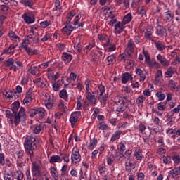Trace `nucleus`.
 <instances>
[{
  "mask_svg": "<svg viewBox=\"0 0 180 180\" xmlns=\"http://www.w3.org/2000/svg\"><path fill=\"white\" fill-rule=\"evenodd\" d=\"M176 72V68L170 66L167 68V71L165 72V75L166 78H171L172 77L173 74H175Z\"/></svg>",
  "mask_w": 180,
  "mask_h": 180,
  "instance_id": "4468645a",
  "label": "nucleus"
},
{
  "mask_svg": "<svg viewBox=\"0 0 180 180\" xmlns=\"http://www.w3.org/2000/svg\"><path fill=\"white\" fill-rule=\"evenodd\" d=\"M79 117H81V111H76L71 114L70 122L72 124V127H74L75 123H77Z\"/></svg>",
  "mask_w": 180,
  "mask_h": 180,
  "instance_id": "423d86ee",
  "label": "nucleus"
},
{
  "mask_svg": "<svg viewBox=\"0 0 180 180\" xmlns=\"http://www.w3.org/2000/svg\"><path fill=\"white\" fill-rule=\"evenodd\" d=\"M139 131H141V133H143L144 130H146V125H144V124L141 122L139 125Z\"/></svg>",
  "mask_w": 180,
  "mask_h": 180,
  "instance_id": "680f3d73",
  "label": "nucleus"
},
{
  "mask_svg": "<svg viewBox=\"0 0 180 180\" xmlns=\"http://www.w3.org/2000/svg\"><path fill=\"white\" fill-rule=\"evenodd\" d=\"M166 20H167L168 22H171V20L174 19V14L171 13L166 12Z\"/></svg>",
  "mask_w": 180,
  "mask_h": 180,
  "instance_id": "09e8293b",
  "label": "nucleus"
},
{
  "mask_svg": "<svg viewBox=\"0 0 180 180\" xmlns=\"http://www.w3.org/2000/svg\"><path fill=\"white\" fill-rule=\"evenodd\" d=\"M71 160L72 161H75L76 163L81 161V154H79V149H78V148H73L72 150Z\"/></svg>",
  "mask_w": 180,
  "mask_h": 180,
  "instance_id": "39448f33",
  "label": "nucleus"
},
{
  "mask_svg": "<svg viewBox=\"0 0 180 180\" xmlns=\"http://www.w3.org/2000/svg\"><path fill=\"white\" fill-rule=\"evenodd\" d=\"M33 82H34V84H37V86H41L42 85H44V83L41 82V77L35 79L33 81Z\"/></svg>",
  "mask_w": 180,
  "mask_h": 180,
  "instance_id": "8fccbe9b",
  "label": "nucleus"
},
{
  "mask_svg": "<svg viewBox=\"0 0 180 180\" xmlns=\"http://www.w3.org/2000/svg\"><path fill=\"white\" fill-rule=\"evenodd\" d=\"M59 96L62 99L67 101V99H68V93H67V90L62 89L59 93Z\"/></svg>",
  "mask_w": 180,
  "mask_h": 180,
  "instance_id": "cd10ccee",
  "label": "nucleus"
},
{
  "mask_svg": "<svg viewBox=\"0 0 180 180\" xmlns=\"http://www.w3.org/2000/svg\"><path fill=\"white\" fill-rule=\"evenodd\" d=\"M28 71L30 72V74H32V75H36V74H37V71H39V69H37V67L34 66V67H31Z\"/></svg>",
  "mask_w": 180,
  "mask_h": 180,
  "instance_id": "58836bf2",
  "label": "nucleus"
},
{
  "mask_svg": "<svg viewBox=\"0 0 180 180\" xmlns=\"http://www.w3.org/2000/svg\"><path fill=\"white\" fill-rule=\"evenodd\" d=\"M155 47L157 50H159L160 51H162V50H165V45H164V44L160 41L155 42Z\"/></svg>",
  "mask_w": 180,
  "mask_h": 180,
  "instance_id": "c756f323",
  "label": "nucleus"
},
{
  "mask_svg": "<svg viewBox=\"0 0 180 180\" xmlns=\"http://www.w3.org/2000/svg\"><path fill=\"white\" fill-rule=\"evenodd\" d=\"M134 156L139 161H141V160H143L144 158V155H143V153H141V150H136V152L134 153Z\"/></svg>",
  "mask_w": 180,
  "mask_h": 180,
  "instance_id": "c85d7f7f",
  "label": "nucleus"
},
{
  "mask_svg": "<svg viewBox=\"0 0 180 180\" xmlns=\"http://www.w3.org/2000/svg\"><path fill=\"white\" fill-rule=\"evenodd\" d=\"M115 57L113 55H110L107 57V61L108 63V65H110L113 63V60H115Z\"/></svg>",
  "mask_w": 180,
  "mask_h": 180,
  "instance_id": "603ef678",
  "label": "nucleus"
},
{
  "mask_svg": "<svg viewBox=\"0 0 180 180\" xmlns=\"http://www.w3.org/2000/svg\"><path fill=\"white\" fill-rule=\"evenodd\" d=\"M25 50L26 53L28 54V56H34L36 54H38V51H37V49H32V48L30 47H27V48H25Z\"/></svg>",
  "mask_w": 180,
  "mask_h": 180,
  "instance_id": "a878e982",
  "label": "nucleus"
},
{
  "mask_svg": "<svg viewBox=\"0 0 180 180\" xmlns=\"http://www.w3.org/2000/svg\"><path fill=\"white\" fill-rule=\"evenodd\" d=\"M172 158H173V161H174L175 164H179L180 163V153L178 154V155H175Z\"/></svg>",
  "mask_w": 180,
  "mask_h": 180,
  "instance_id": "4d7b16f0",
  "label": "nucleus"
},
{
  "mask_svg": "<svg viewBox=\"0 0 180 180\" xmlns=\"http://www.w3.org/2000/svg\"><path fill=\"white\" fill-rule=\"evenodd\" d=\"M33 101V96H26L23 100L24 103H29Z\"/></svg>",
  "mask_w": 180,
  "mask_h": 180,
  "instance_id": "de8ad7c7",
  "label": "nucleus"
},
{
  "mask_svg": "<svg viewBox=\"0 0 180 180\" xmlns=\"http://www.w3.org/2000/svg\"><path fill=\"white\" fill-rule=\"evenodd\" d=\"M19 68H23V63L19 60H17L11 66L10 70H13V71L16 72L18 70H19Z\"/></svg>",
  "mask_w": 180,
  "mask_h": 180,
  "instance_id": "f3484780",
  "label": "nucleus"
},
{
  "mask_svg": "<svg viewBox=\"0 0 180 180\" xmlns=\"http://www.w3.org/2000/svg\"><path fill=\"white\" fill-rule=\"evenodd\" d=\"M0 165H5V155L0 153Z\"/></svg>",
  "mask_w": 180,
  "mask_h": 180,
  "instance_id": "6e6d98bb",
  "label": "nucleus"
},
{
  "mask_svg": "<svg viewBox=\"0 0 180 180\" xmlns=\"http://www.w3.org/2000/svg\"><path fill=\"white\" fill-rule=\"evenodd\" d=\"M120 134H122V131H115V134H113L111 138V141H116V140L120 137Z\"/></svg>",
  "mask_w": 180,
  "mask_h": 180,
  "instance_id": "7c9ffc66",
  "label": "nucleus"
},
{
  "mask_svg": "<svg viewBox=\"0 0 180 180\" xmlns=\"http://www.w3.org/2000/svg\"><path fill=\"white\" fill-rule=\"evenodd\" d=\"M115 105H117L115 111L118 113H123L127 109V105L124 103V101L122 99H118L115 101Z\"/></svg>",
  "mask_w": 180,
  "mask_h": 180,
  "instance_id": "20e7f679",
  "label": "nucleus"
},
{
  "mask_svg": "<svg viewBox=\"0 0 180 180\" xmlns=\"http://www.w3.org/2000/svg\"><path fill=\"white\" fill-rule=\"evenodd\" d=\"M32 172L33 176H35V178H40L41 176V171L40 170V165L36 163H33Z\"/></svg>",
  "mask_w": 180,
  "mask_h": 180,
  "instance_id": "0eeeda50",
  "label": "nucleus"
},
{
  "mask_svg": "<svg viewBox=\"0 0 180 180\" xmlns=\"http://www.w3.org/2000/svg\"><path fill=\"white\" fill-rule=\"evenodd\" d=\"M98 99L99 102H101V103H102V102H106V101H108L107 98H105V96H103V94H99Z\"/></svg>",
  "mask_w": 180,
  "mask_h": 180,
  "instance_id": "13d9d810",
  "label": "nucleus"
},
{
  "mask_svg": "<svg viewBox=\"0 0 180 180\" xmlns=\"http://www.w3.org/2000/svg\"><path fill=\"white\" fill-rule=\"evenodd\" d=\"M50 174L53 179L58 180V172L57 171V169H56V167H51Z\"/></svg>",
  "mask_w": 180,
  "mask_h": 180,
  "instance_id": "5701e85b",
  "label": "nucleus"
},
{
  "mask_svg": "<svg viewBox=\"0 0 180 180\" xmlns=\"http://www.w3.org/2000/svg\"><path fill=\"white\" fill-rule=\"evenodd\" d=\"M162 78V71L159 70L157 72L155 79H156V81L160 82V81H161Z\"/></svg>",
  "mask_w": 180,
  "mask_h": 180,
  "instance_id": "a19ab883",
  "label": "nucleus"
},
{
  "mask_svg": "<svg viewBox=\"0 0 180 180\" xmlns=\"http://www.w3.org/2000/svg\"><path fill=\"white\" fill-rule=\"evenodd\" d=\"M24 176H25L23 175V173L22 172H20V171L16 172V173H15V179L22 180V179H23Z\"/></svg>",
  "mask_w": 180,
  "mask_h": 180,
  "instance_id": "e433bc0d",
  "label": "nucleus"
},
{
  "mask_svg": "<svg viewBox=\"0 0 180 180\" xmlns=\"http://www.w3.org/2000/svg\"><path fill=\"white\" fill-rule=\"evenodd\" d=\"M16 61L15 60V59L13 58H8L7 60H6V67H12L13 64H15Z\"/></svg>",
  "mask_w": 180,
  "mask_h": 180,
  "instance_id": "c9c22d12",
  "label": "nucleus"
},
{
  "mask_svg": "<svg viewBox=\"0 0 180 180\" xmlns=\"http://www.w3.org/2000/svg\"><path fill=\"white\" fill-rule=\"evenodd\" d=\"M62 60L65 63H71V60H72V56L70 53H63L62 55Z\"/></svg>",
  "mask_w": 180,
  "mask_h": 180,
  "instance_id": "4be33fe9",
  "label": "nucleus"
},
{
  "mask_svg": "<svg viewBox=\"0 0 180 180\" xmlns=\"http://www.w3.org/2000/svg\"><path fill=\"white\" fill-rule=\"evenodd\" d=\"M24 146L27 154H29L30 158H32V157H33V151L37 148V145L36 144V137H34V135L27 136Z\"/></svg>",
  "mask_w": 180,
  "mask_h": 180,
  "instance_id": "f03ea898",
  "label": "nucleus"
},
{
  "mask_svg": "<svg viewBox=\"0 0 180 180\" xmlns=\"http://www.w3.org/2000/svg\"><path fill=\"white\" fill-rule=\"evenodd\" d=\"M22 18H23L25 23H27L28 25H30L31 23H34V19L30 17V14L29 13H25L22 15Z\"/></svg>",
  "mask_w": 180,
  "mask_h": 180,
  "instance_id": "aec40b11",
  "label": "nucleus"
},
{
  "mask_svg": "<svg viewBox=\"0 0 180 180\" xmlns=\"http://www.w3.org/2000/svg\"><path fill=\"white\" fill-rule=\"evenodd\" d=\"M178 85V83H176L174 80L169 81V86L170 87V89L172 91H178V87L176 86Z\"/></svg>",
  "mask_w": 180,
  "mask_h": 180,
  "instance_id": "bb28decb",
  "label": "nucleus"
},
{
  "mask_svg": "<svg viewBox=\"0 0 180 180\" xmlns=\"http://www.w3.org/2000/svg\"><path fill=\"white\" fill-rule=\"evenodd\" d=\"M25 37L28 39V41H30V43H31V41H34V37H33V34L32 33L29 35L25 36Z\"/></svg>",
  "mask_w": 180,
  "mask_h": 180,
  "instance_id": "0e129e2a",
  "label": "nucleus"
},
{
  "mask_svg": "<svg viewBox=\"0 0 180 180\" xmlns=\"http://www.w3.org/2000/svg\"><path fill=\"white\" fill-rule=\"evenodd\" d=\"M136 74H137V75H139L140 77L139 81L144 82L146 78V72H143V70H141V69L140 68H136Z\"/></svg>",
  "mask_w": 180,
  "mask_h": 180,
  "instance_id": "6ab92c4d",
  "label": "nucleus"
},
{
  "mask_svg": "<svg viewBox=\"0 0 180 180\" xmlns=\"http://www.w3.org/2000/svg\"><path fill=\"white\" fill-rule=\"evenodd\" d=\"M0 11H2V12H8V11H9V7L6 5H1L0 6Z\"/></svg>",
  "mask_w": 180,
  "mask_h": 180,
  "instance_id": "69168bd1",
  "label": "nucleus"
},
{
  "mask_svg": "<svg viewBox=\"0 0 180 180\" xmlns=\"http://www.w3.org/2000/svg\"><path fill=\"white\" fill-rule=\"evenodd\" d=\"M6 117H8V119H10L9 122H11V124H13V120H12V117H13V115L12 114V112H11L10 110H6Z\"/></svg>",
  "mask_w": 180,
  "mask_h": 180,
  "instance_id": "4c0bfd02",
  "label": "nucleus"
},
{
  "mask_svg": "<svg viewBox=\"0 0 180 180\" xmlns=\"http://www.w3.org/2000/svg\"><path fill=\"white\" fill-rule=\"evenodd\" d=\"M136 168V164H134V162L130 160L129 162H125V169L126 171H128V172H131V171H133Z\"/></svg>",
  "mask_w": 180,
  "mask_h": 180,
  "instance_id": "2eb2a0df",
  "label": "nucleus"
},
{
  "mask_svg": "<svg viewBox=\"0 0 180 180\" xmlns=\"http://www.w3.org/2000/svg\"><path fill=\"white\" fill-rule=\"evenodd\" d=\"M63 162V159L60 155H53L49 160L50 164H54L56 162Z\"/></svg>",
  "mask_w": 180,
  "mask_h": 180,
  "instance_id": "dca6fc26",
  "label": "nucleus"
},
{
  "mask_svg": "<svg viewBox=\"0 0 180 180\" xmlns=\"http://www.w3.org/2000/svg\"><path fill=\"white\" fill-rule=\"evenodd\" d=\"M156 34L160 37H167V36H168L167 30L162 25H160L156 27Z\"/></svg>",
  "mask_w": 180,
  "mask_h": 180,
  "instance_id": "9d476101",
  "label": "nucleus"
},
{
  "mask_svg": "<svg viewBox=\"0 0 180 180\" xmlns=\"http://www.w3.org/2000/svg\"><path fill=\"white\" fill-rule=\"evenodd\" d=\"M73 23H65V27L61 30V32H63L64 34H67L68 36H70L72 31L74 30V27H72Z\"/></svg>",
  "mask_w": 180,
  "mask_h": 180,
  "instance_id": "6e6552de",
  "label": "nucleus"
},
{
  "mask_svg": "<svg viewBox=\"0 0 180 180\" xmlns=\"http://www.w3.org/2000/svg\"><path fill=\"white\" fill-rule=\"evenodd\" d=\"M120 155V150H119V148L115 150L112 154V157L117 158Z\"/></svg>",
  "mask_w": 180,
  "mask_h": 180,
  "instance_id": "774afa93",
  "label": "nucleus"
},
{
  "mask_svg": "<svg viewBox=\"0 0 180 180\" xmlns=\"http://www.w3.org/2000/svg\"><path fill=\"white\" fill-rule=\"evenodd\" d=\"M143 53L145 57V63L148 64V67L153 68L155 64H157V61H155L153 63L151 62V59L150 58V53H148V51L143 50Z\"/></svg>",
  "mask_w": 180,
  "mask_h": 180,
  "instance_id": "1a4fd4ad",
  "label": "nucleus"
},
{
  "mask_svg": "<svg viewBox=\"0 0 180 180\" xmlns=\"http://www.w3.org/2000/svg\"><path fill=\"white\" fill-rule=\"evenodd\" d=\"M95 93H91L90 91L86 92V98L90 102V105H96V96L94 95Z\"/></svg>",
  "mask_w": 180,
  "mask_h": 180,
  "instance_id": "9b49d317",
  "label": "nucleus"
},
{
  "mask_svg": "<svg viewBox=\"0 0 180 180\" xmlns=\"http://www.w3.org/2000/svg\"><path fill=\"white\" fill-rule=\"evenodd\" d=\"M75 14L72 13H69L68 14V20L66 21V23H71V19H72V18H74Z\"/></svg>",
  "mask_w": 180,
  "mask_h": 180,
  "instance_id": "bf43d9fd",
  "label": "nucleus"
},
{
  "mask_svg": "<svg viewBox=\"0 0 180 180\" xmlns=\"http://www.w3.org/2000/svg\"><path fill=\"white\" fill-rule=\"evenodd\" d=\"M41 124L37 125L34 129V133L35 134H39V133L41 131Z\"/></svg>",
  "mask_w": 180,
  "mask_h": 180,
  "instance_id": "5fc2aeb1",
  "label": "nucleus"
},
{
  "mask_svg": "<svg viewBox=\"0 0 180 180\" xmlns=\"http://www.w3.org/2000/svg\"><path fill=\"white\" fill-rule=\"evenodd\" d=\"M169 175H171L172 178H175V176H178V175H180V166L170 170L169 172Z\"/></svg>",
  "mask_w": 180,
  "mask_h": 180,
  "instance_id": "412c9836",
  "label": "nucleus"
},
{
  "mask_svg": "<svg viewBox=\"0 0 180 180\" xmlns=\"http://www.w3.org/2000/svg\"><path fill=\"white\" fill-rule=\"evenodd\" d=\"M98 39L100 41H105V40H108V35L105 34H100L98 35Z\"/></svg>",
  "mask_w": 180,
  "mask_h": 180,
  "instance_id": "37998d69",
  "label": "nucleus"
},
{
  "mask_svg": "<svg viewBox=\"0 0 180 180\" xmlns=\"http://www.w3.org/2000/svg\"><path fill=\"white\" fill-rule=\"evenodd\" d=\"M108 18H110L111 19V20L110 21V26H114L115 23L117 22V20L115 19V15H112V16L108 15Z\"/></svg>",
  "mask_w": 180,
  "mask_h": 180,
  "instance_id": "3c124183",
  "label": "nucleus"
},
{
  "mask_svg": "<svg viewBox=\"0 0 180 180\" xmlns=\"http://www.w3.org/2000/svg\"><path fill=\"white\" fill-rule=\"evenodd\" d=\"M133 16L131 15V13H128L124 17L122 23L127 25V23H130V22H131Z\"/></svg>",
  "mask_w": 180,
  "mask_h": 180,
  "instance_id": "393cba45",
  "label": "nucleus"
},
{
  "mask_svg": "<svg viewBox=\"0 0 180 180\" xmlns=\"http://www.w3.org/2000/svg\"><path fill=\"white\" fill-rule=\"evenodd\" d=\"M51 23L48 21H44L40 23L41 27H43L44 29H46L47 26H50Z\"/></svg>",
  "mask_w": 180,
  "mask_h": 180,
  "instance_id": "052dcab7",
  "label": "nucleus"
},
{
  "mask_svg": "<svg viewBox=\"0 0 180 180\" xmlns=\"http://www.w3.org/2000/svg\"><path fill=\"white\" fill-rule=\"evenodd\" d=\"M60 158L65 161V162H70V158H68V155L65 153H60Z\"/></svg>",
  "mask_w": 180,
  "mask_h": 180,
  "instance_id": "49530a36",
  "label": "nucleus"
},
{
  "mask_svg": "<svg viewBox=\"0 0 180 180\" xmlns=\"http://www.w3.org/2000/svg\"><path fill=\"white\" fill-rule=\"evenodd\" d=\"M144 101H146V97L143 96H139L136 99V102L138 105V106H140L141 103H143Z\"/></svg>",
  "mask_w": 180,
  "mask_h": 180,
  "instance_id": "f704fd0d",
  "label": "nucleus"
},
{
  "mask_svg": "<svg viewBox=\"0 0 180 180\" xmlns=\"http://www.w3.org/2000/svg\"><path fill=\"white\" fill-rule=\"evenodd\" d=\"M98 88L100 91V94H102L105 92V86H103V84H98Z\"/></svg>",
  "mask_w": 180,
  "mask_h": 180,
  "instance_id": "338daca9",
  "label": "nucleus"
},
{
  "mask_svg": "<svg viewBox=\"0 0 180 180\" xmlns=\"http://www.w3.org/2000/svg\"><path fill=\"white\" fill-rule=\"evenodd\" d=\"M157 60H159L161 65H163V67H169V60H168L167 58L164 57L162 55L158 54L157 56Z\"/></svg>",
  "mask_w": 180,
  "mask_h": 180,
  "instance_id": "ddd939ff",
  "label": "nucleus"
},
{
  "mask_svg": "<svg viewBox=\"0 0 180 180\" xmlns=\"http://www.w3.org/2000/svg\"><path fill=\"white\" fill-rule=\"evenodd\" d=\"M30 33H31L32 34V36H34V41H39V33L37 32H34V31L33 30V28H32L30 30Z\"/></svg>",
  "mask_w": 180,
  "mask_h": 180,
  "instance_id": "ea45409f",
  "label": "nucleus"
},
{
  "mask_svg": "<svg viewBox=\"0 0 180 180\" xmlns=\"http://www.w3.org/2000/svg\"><path fill=\"white\" fill-rule=\"evenodd\" d=\"M28 113L30 117L37 116L39 119H43V117H44V115L46 114V110L43 108H36L34 109H30Z\"/></svg>",
  "mask_w": 180,
  "mask_h": 180,
  "instance_id": "7ed1b4c3",
  "label": "nucleus"
},
{
  "mask_svg": "<svg viewBox=\"0 0 180 180\" xmlns=\"http://www.w3.org/2000/svg\"><path fill=\"white\" fill-rule=\"evenodd\" d=\"M19 108H20V103L18 101L14 102L13 104H11V110L13 113H14V123L15 126H18L20 123V119L22 117L23 119L26 118V112L24 108L21 107V108L19 110ZM18 110H19L18 113Z\"/></svg>",
  "mask_w": 180,
  "mask_h": 180,
  "instance_id": "f257e3e1",
  "label": "nucleus"
},
{
  "mask_svg": "<svg viewBox=\"0 0 180 180\" xmlns=\"http://www.w3.org/2000/svg\"><path fill=\"white\" fill-rule=\"evenodd\" d=\"M115 31L114 33L120 34L123 30H124V24L123 22H120V21H118L114 26Z\"/></svg>",
  "mask_w": 180,
  "mask_h": 180,
  "instance_id": "f8f14e48",
  "label": "nucleus"
},
{
  "mask_svg": "<svg viewBox=\"0 0 180 180\" xmlns=\"http://www.w3.org/2000/svg\"><path fill=\"white\" fill-rule=\"evenodd\" d=\"M22 4L25 6H28L29 8H32L34 4L32 0H24L22 1Z\"/></svg>",
  "mask_w": 180,
  "mask_h": 180,
  "instance_id": "72a5a7b5",
  "label": "nucleus"
},
{
  "mask_svg": "<svg viewBox=\"0 0 180 180\" xmlns=\"http://www.w3.org/2000/svg\"><path fill=\"white\" fill-rule=\"evenodd\" d=\"M133 80V77L129 72L124 73L122 78V84H127V82Z\"/></svg>",
  "mask_w": 180,
  "mask_h": 180,
  "instance_id": "a211bd4d",
  "label": "nucleus"
},
{
  "mask_svg": "<svg viewBox=\"0 0 180 180\" xmlns=\"http://www.w3.org/2000/svg\"><path fill=\"white\" fill-rule=\"evenodd\" d=\"M119 99H122L124 101V103H131V101L129 99V97L127 96H122Z\"/></svg>",
  "mask_w": 180,
  "mask_h": 180,
  "instance_id": "e2e57ef3",
  "label": "nucleus"
},
{
  "mask_svg": "<svg viewBox=\"0 0 180 180\" xmlns=\"http://www.w3.org/2000/svg\"><path fill=\"white\" fill-rule=\"evenodd\" d=\"M156 96H158V101H164L165 99V95L160 92L156 93Z\"/></svg>",
  "mask_w": 180,
  "mask_h": 180,
  "instance_id": "864d4df0",
  "label": "nucleus"
},
{
  "mask_svg": "<svg viewBox=\"0 0 180 180\" xmlns=\"http://www.w3.org/2000/svg\"><path fill=\"white\" fill-rule=\"evenodd\" d=\"M13 51H15V46H11L8 49H5L4 53H5V54H11Z\"/></svg>",
  "mask_w": 180,
  "mask_h": 180,
  "instance_id": "79ce46f5",
  "label": "nucleus"
},
{
  "mask_svg": "<svg viewBox=\"0 0 180 180\" xmlns=\"http://www.w3.org/2000/svg\"><path fill=\"white\" fill-rule=\"evenodd\" d=\"M98 144V139L94 138L92 141H91L90 145L89 146V148H91V150H94V147Z\"/></svg>",
  "mask_w": 180,
  "mask_h": 180,
  "instance_id": "c03bdc74",
  "label": "nucleus"
},
{
  "mask_svg": "<svg viewBox=\"0 0 180 180\" xmlns=\"http://www.w3.org/2000/svg\"><path fill=\"white\" fill-rule=\"evenodd\" d=\"M29 44H30V41L25 37L24 39L22 41V47L25 49L29 47Z\"/></svg>",
  "mask_w": 180,
  "mask_h": 180,
  "instance_id": "2f4dec72",
  "label": "nucleus"
},
{
  "mask_svg": "<svg viewBox=\"0 0 180 180\" xmlns=\"http://www.w3.org/2000/svg\"><path fill=\"white\" fill-rule=\"evenodd\" d=\"M8 36L11 40H15L16 43H20V38L13 31H10Z\"/></svg>",
  "mask_w": 180,
  "mask_h": 180,
  "instance_id": "b1692460",
  "label": "nucleus"
},
{
  "mask_svg": "<svg viewBox=\"0 0 180 180\" xmlns=\"http://www.w3.org/2000/svg\"><path fill=\"white\" fill-rule=\"evenodd\" d=\"M53 91H60L61 88L60 87V80H58L53 84Z\"/></svg>",
  "mask_w": 180,
  "mask_h": 180,
  "instance_id": "a18cd8bd",
  "label": "nucleus"
},
{
  "mask_svg": "<svg viewBox=\"0 0 180 180\" xmlns=\"http://www.w3.org/2000/svg\"><path fill=\"white\" fill-rule=\"evenodd\" d=\"M127 49H129L130 51H133V50H134V41L133 39L128 41Z\"/></svg>",
  "mask_w": 180,
  "mask_h": 180,
  "instance_id": "473e14b6",
  "label": "nucleus"
}]
</instances>
